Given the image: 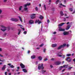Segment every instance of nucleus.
I'll return each mask as SVG.
<instances>
[{
  "label": "nucleus",
  "mask_w": 75,
  "mask_h": 75,
  "mask_svg": "<svg viewBox=\"0 0 75 75\" xmlns=\"http://www.w3.org/2000/svg\"><path fill=\"white\" fill-rule=\"evenodd\" d=\"M56 33H57V32H54L53 33V34H56Z\"/></svg>",
  "instance_id": "nucleus-44"
},
{
  "label": "nucleus",
  "mask_w": 75,
  "mask_h": 75,
  "mask_svg": "<svg viewBox=\"0 0 75 75\" xmlns=\"http://www.w3.org/2000/svg\"><path fill=\"white\" fill-rule=\"evenodd\" d=\"M2 50V49H1V48H0V51H1Z\"/></svg>",
  "instance_id": "nucleus-57"
},
{
  "label": "nucleus",
  "mask_w": 75,
  "mask_h": 75,
  "mask_svg": "<svg viewBox=\"0 0 75 75\" xmlns=\"http://www.w3.org/2000/svg\"><path fill=\"white\" fill-rule=\"evenodd\" d=\"M47 60H48V59L47 58H46L44 59V61H47Z\"/></svg>",
  "instance_id": "nucleus-42"
},
{
  "label": "nucleus",
  "mask_w": 75,
  "mask_h": 75,
  "mask_svg": "<svg viewBox=\"0 0 75 75\" xmlns=\"http://www.w3.org/2000/svg\"><path fill=\"white\" fill-rule=\"evenodd\" d=\"M27 6H30V3L27 4Z\"/></svg>",
  "instance_id": "nucleus-45"
},
{
  "label": "nucleus",
  "mask_w": 75,
  "mask_h": 75,
  "mask_svg": "<svg viewBox=\"0 0 75 75\" xmlns=\"http://www.w3.org/2000/svg\"><path fill=\"white\" fill-rule=\"evenodd\" d=\"M44 8V9L45 10H46V6H45V5H44V6H43Z\"/></svg>",
  "instance_id": "nucleus-35"
},
{
  "label": "nucleus",
  "mask_w": 75,
  "mask_h": 75,
  "mask_svg": "<svg viewBox=\"0 0 75 75\" xmlns=\"http://www.w3.org/2000/svg\"><path fill=\"white\" fill-rule=\"evenodd\" d=\"M51 0H49V3H51Z\"/></svg>",
  "instance_id": "nucleus-53"
},
{
  "label": "nucleus",
  "mask_w": 75,
  "mask_h": 75,
  "mask_svg": "<svg viewBox=\"0 0 75 75\" xmlns=\"http://www.w3.org/2000/svg\"><path fill=\"white\" fill-rule=\"evenodd\" d=\"M41 68L42 70V69H44V67H43V64H42L41 66V64H39V65L38 67V69H39L40 70L41 69Z\"/></svg>",
  "instance_id": "nucleus-3"
},
{
  "label": "nucleus",
  "mask_w": 75,
  "mask_h": 75,
  "mask_svg": "<svg viewBox=\"0 0 75 75\" xmlns=\"http://www.w3.org/2000/svg\"><path fill=\"white\" fill-rule=\"evenodd\" d=\"M62 54H61V55H59V53H57V56L58 57H62V56L61 55H62Z\"/></svg>",
  "instance_id": "nucleus-23"
},
{
  "label": "nucleus",
  "mask_w": 75,
  "mask_h": 75,
  "mask_svg": "<svg viewBox=\"0 0 75 75\" xmlns=\"http://www.w3.org/2000/svg\"><path fill=\"white\" fill-rule=\"evenodd\" d=\"M66 61H68V62H71V61H72V59L70 58V57H67V59H66Z\"/></svg>",
  "instance_id": "nucleus-5"
},
{
  "label": "nucleus",
  "mask_w": 75,
  "mask_h": 75,
  "mask_svg": "<svg viewBox=\"0 0 75 75\" xmlns=\"http://www.w3.org/2000/svg\"><path fill=\"white\" fill-rule=\"evenodd\" d=\"M6 68V65H4L3 67H2L1 68L2 71H4Z\"/></svg>",
  "instance_id": "nucleus-8"
},
{
  "label": "nucleus",
  "mask_w": 75,
  "mask_h": 75,
  "mask_svg": "<svg viewBox=\"0 0 75 75\" xmlns=\"http://www.w3.org/2000/svg\"><path fill=\"white\" fill-rule=\"evenodd\" d=\"M23 8L22 6H20L19 8V10L20 11L21 10V8Z\"/></svg>",
  "instance_id": "nucleus-24"
},
{
  "label": "nucleus",
  "mask_w": 75,
  "mask_h": 75,
  "mask_svg": "<svg viewBox=\"0 0 75 75\" xmlns=\"http://www.w3.org/2000/svg\"><path fill=\"white\" fill-rule=\"evenodd\" d=\"M1 27L2 28H3V29H1V30L2 31H6V30H7L8 31L9 30H10V27H8V28H6L5 26H3V25H1Z\"/></svg>",
  "instance_id": "nucleus-1"
},
{
  "label": "nucleus",
  "mask_w": 75,
  "mask_h": 75,
  "mask_svg": "<svg viewBox=\"0 0 75 75\" xmlns=\"http://www.w3.org/2000/svg\"><path fill=\"white\" fill-rule=\"evenodd\" d=\"M57 46V44H53L52 45V47H56Z\"/></svg>",
  "instance_id": "nucleus-17"
},
{
  "label": "nucleus",
  "mask_w": 75,
  "mask_h": 75,
  "mask_svg": "<svg viewBox=\"0 0 75 75\" xmlns=\"http://www.w3.org/2000/svg\"><path fill=\"white\" fill-rule=\"evenodd\" d=\"M50 67L52 68H53V66H52V65H50Z\"/></svg>",
  "instance_id": "nucleus-54"
},
{
  "label": "nucleus",
  "mask_w": 75,
  "mask_h": 75,
  "mask_svg": "<svg viewBox=\"0 0 75 75\" xmlns=\"http://www.w3.org/2000/svg\"><path fill=\"white\" fill-rule=\"evenodd\" d=\"M20 66L21 67V68H25V66L23 64H20Z\"/></svg>",
  "instance_id": "nucleus-13"
},
{
  "label": "nucleus",
  "mask_w": 75,
  "mask_h": 75,
  "mask_svg": "<svg viewBox=\"0 0 75 75\" xmlns=\"http://www.w3.org/2000/svg\"><path fill=\"white\" fill-rule=\"evenodd\" d=\"M18 25L19 26H20V27H21V28L22 29H23V31H25V29H24V28H23V26L21 25L20 24H18Z\"/></svg>",
  "instance_id": "nucleus-12"
},
{
  "label": "nucleus",
  "mask_w": 75,
  "mask_h": 75,
  "mask_svg": "<svg viewBox=\"0 0 75 75\" xmlns=\"http://www.w3.org/2000/svg\"><path fill=\"white\" fill-rule=\"evenodd\" d=\"M5 75H7V72H5Z\"/></svg>",
  "instance_id": "nucleus-61"
},
{
  "label": "nucleus",
  "mask_w": 75,
  "mask_h": 75,
  "mask_svg": "<svg viewBox=\"0 0 75 75\" xmlns=\"http://www.w3.org/2000/svg\"><path fill=\"white\" fill-rule=\"evenodd\" d=\"M35 56L34 55L31 57V58H32V59H34V58H35Z\"/></svg>",
  "instance_id": "nucleus-20"
},
{
  "label": "nucleus",
  "mask_w": 75,
  "mask_h": 75,
  "mask_svg": "<svg viewBox=\"0 0 75 75\" xmlns=\"http://www.w3.org/2000/svg\"><path fill=\"white\" fill-rule=\"evenodd\" d=\"M8 75H11V73H9V74H8Z\"/></svg>",
  "instance_id": "nucleus-64"
},
{
  "label": "nucleus",
  "mask_w": 75,
  "mask_h": 75,
  "mask_svg": "<svg viewBox=\"0 0 75 75\" xmlns=\"http://www.w3.org/2000/svg\"><path fill=\"white\" fill-rule=\"evenodd\" d=\"M35 9L36 11H38V8H37V7H36V8H35Z\"/></svg>",
  "instance_id": "nucleus-39"
},
{
  "label": "nucleus",
  "mask_w": 75,
  "mask_h": 75,
  "mask_svg": "<svg viewBox=\"0 0 75 75\" xmlns=\"http://www.w3.org/2000/svg\"><path fill=\"white\" fill-rule=\"evenodd\" d=\"M64 24H66V23H61L58 25V26H59L60 27H61V26H62V25H64Z\"/></svg>",
  "instance_id": "nucleus-15"
},
{
  "label": "nucleus",
  "mask_w": 75,
  "mask_h": 75,
  "mask_svg": "<svg viewBox=\"0 0 75 75\" xmlns=\"http://www.w3.org/2000/svg\"><path fill=\"white\" fill-rule=\"evenodd\" d=\"M39 18H40V19L42 20V18H43V16H42L41 15H40V17H39Z\"/></svg>",
  "instance_id": "nucleus-26"
},
{
  "label": "nucleus",
  "mask_w": 75,
  "mask_h": 75,
  "mask_svg": "<svg viewBox=\"0 0 75 75\" xmlns=\"http://www.w3.org/2000/svg\"><path fill=\"white\" fill-rule=\"evenodd\" d=\"M17 69H20V67H18L17 68Z\"/></svg>",
  "instance_id": "nucleus-62"
},
{
  "label": "nucleus",
  "mask_w": 75,
  "mask_h": 75,
  "mask_svg": "<svg viewBox=\"0 0 75 75\" xmlns=\"http://www.w3.org/2000/svg\"><path fill=\"white\" fill-rule=\"evenodd\" d=\"M43 45H44V44H42L41 45H40V47H42V46H43Z\"/></svg>",
  "instance_id": "nucleus-41"
},
{
  "label": "nucleus",
  "mask_w": 75,
  "mask_h": 75,
  "mask_svg": "<svg viewBox=\"0 0 75 75\" xmlns=\"http://www.w3.org/2000/svg\"><path fill=\"white\" fill-rule=\"evenodd\" d=\"M64 2L65 3L66 2V0H64Z\"/></svg>",
  "instance_id": "nucleus-55"
},
{
  "label": "nucleus",
  "mask_w": 75,
  "mask_h": 75,
  "mask_svg": "<svg viewBox=\"0 0 75 75\" xmlns=\"http://www.w3.org/2000/svg\"><path fill=\"white\" fill-rule=\"evenodd\" d=\"M38 23V24H40V23H41V22L40 21H39V20H38V21L37 20H36L35 21V23Z\"/></svg>",
  "instance_id": "nucleus-14"
},
{
  "label": "nucleus",
  "mask_w": 75,
  "mask_h": 75,
  "mask_svg": "<svg viewBox=\"0 0 75 75\" xmlns=\"http://www.w3.org/2000/svg\"><path fill=\"white\" fill-rule=\"evenodd\" d=\"M7 71H8V72H9L10 71V70L9 69H7Z\"/></svg>",
  "instance_id": "nucleus-56"
},
{
  "label": "nucleus",
  "mask_w": 75,
  "mask_h": 75,
  "mask_svg": "<svg viewBox=\"0 0 75 75\" xmlns=\"http://www.w3.org/2000/svg\"><path fill=\"white\" fill-rule=\"evenodd\" d=\"M60 14L62 16H64V13H63L62 11H61L60 12Z\"/></svg>",
  "instance_id": "nucleus-21"
},
{
  "label": "nucleus",
  "mask_w": 75,
  "mask_h": 75,
  "mask_svg": "<svg viewBox=\"0 0 75 75\" xmlns=\"http://www.w3.org/2000/svg\"><path fill=\"white\" fill-rule=\"evenodd\" d=\"M38 59H39L40 60V61H41V60L42 59V57H41V56H39L38 57Z\"/></svg>",
  "instance_id": "nucleus-22"
},
{
  "label": "nucleus",
  "mask_w": 75,
  "mask_h": 75,
  "mask_svg": "<svg viewBox=\"0 0 75 75\" xmlns=\"http://www.w3.org/2000/svg\"><path fill=\"white\" fill-rule=\"evenodd\" d=\"M10 67L11 68H14V66H13V65H11Z\"/></svg>",
  "instance_id": "nucleus-32"
},
{
  "label": "nucleus",
  "mask_w": 75,
  "mask_h": 75,
  "mask_svg": "<svg viewBox=\"0 0 75 75\" xmlns=\"http://www.w3.org/2000/svg\"><path fill=\"white\" fill-rule=\"evenodd\" d=\"M69 9V10H70V11H73L72 8H70Z\"/></svg>",
  "instance_id": "nucleus-36"
},
{
  "label": "nucleus",
  "mask_w": 75,
  "mask_h": 75,
  "mask_svg": "<svg viewBox=\"0 0 75 75\" xmlns=\"http://www.w3.org/2000/svg\"><path fill=\"white\" fill-rule=\"evenodd\" d=\"M62 58H65V55H63L62 57Z\"/></svg>",
  "instance_id": "nucleus-48"
},
{
  "label": "nucleus",
  "mask_w": 75,
  "mask_h": 75,
  "mask_svg": "<svg viewBox=\"0 0 75 75\" xmlns=\"http://www.w3.org/2000/svg\"><path fill=\"white\" fill-rule=\"evenodd\" d=\"M63 67L64 68H67L68 65H64L63 66Z\"/></svg>",
  "instance_id": "nucleus-27"
},
{
  "label": "nucleus",
  "mask_w": 75,
  "mask_h": 75,
  "mask_svg": "<svg viewBox=\"0 0 75 75\" xmlns=\"http://www.w3.org/2000/svg\"><path fill=\"white\" fill-rule=\"evenodd\" d=\"M67 24H69V25L67 26V28L66 29V30H69V29L70 28V27H71V25H72V23H70L69 22H68L67 23Z\"/></svg>",
  "instance_id": "nucleus-2"
},
{
  "label": "nucleus",
  "mask_w": 75,
  "mask_h": 75,
  "mask_svg": "<svg viewBox=\"0 0 75 75\" xmlns=\"http://www.w3.org/2000/svg\"><path fill=\"white\" fill-rule=\"evenodd\" d=\"M59 31H65V29L62 28L60 27H59Z\"/></svg>",
  "instance_id": "nucleus-10"
},
{
  "label": "nucleus",
  "mask_w": 75,
  "mask_h": 75,
  "mask_svg": "<svg viewBox=\"0 0 75 75\" xmlns=\"http://www.w3.org/2000/svg\"><path fill=\"white\" fill-rule=\"evenodd\" d=\"M16 71H17V72H18V71H19V69H17V70H16Z\"/></svg>",
  "instance_id": "nucleus-58"
},
{
  "label": "nucleus",
  "mask_w": 75,
  "mask_h": 75,
  "mask_svg": "<svg viewBox=\"0 0 75 75\" xmlns=\"http://www.w3.org/2000/svg\"><path fill=\"white\" fill-rule=\"evenodd\" d=\"M63 34L64 35H68L69 34V32L65 31L63 32Z\"/></svg>",
  "instance_id": "nucleus-9"
},
{
  "label": "nucleus",
  "mask_w": 75,
  "mask_h": 75,
  "mask_svg": "<svg viewBox=\"0 0 75 75\" xmlns=\"http://www.w3.org/2000/svg\"><path fill=\"white\" fill-rule=\"evenodd\" d=\"M27 4L24 5V7H27Z\"/></svg>",
  "instance_id": "nucleus-46"
},
{
  "label": "nucleus",
  "mask_w": 75,
  "mask_h": 75,
  "mask_svg": "<svg viewBox=\"0 0 75 75\" xmlns=\"http://www.w3.org/2000/svg\"><path fill=\"white\" fill-rule=\"evenodd\" d=\"M22 70H23V71L24 72H25V73H27V71L26 70V69H22Z\"/></svg>",
  "instance_id": "nucleus-18"
},
{
  "label": "nucleus",
  "mask_w": 75,
  "mask_h": 75,
  "mask_svg": "<svg viewBox=\"0 0 75 75\" xmlns=\"http://www.w3.org/2000/svg\"><path fill=\"white\" fill-rule=\"evenodd\" d=\"M67 47H69V45L68 44L67 45Z\"/></svg>",
  "instance_id": "nucleus-60"
},
{
  "label": "nucleus",
  "mask_w": 75,
  "mask_h": 75,
  "mask_svg": "<svg viewBox=\"0 0 75 75\" xmlns=\"http://www.w3.org/2000/svg\"><path fill=\"white\" fill-rule=\"evenodd\" d=\"M0 57H3V56L1 55V54H0Z\"/></svg>",
  "instance_id": "nucleus-49"
},
{
  "label": "nucleus",
  "mask_w": 75,
  "mask_h": 75,
  "mask_svg": "<svg viewBox=\"0 0 75 75\" xmlns=\"http://www.w3.org/2000/svg\"><path fill=\"white\" fill-rule=\"evenodd\" d=\"M18 17H19L20 20V21H21V23H22L23 21H22V18H21V17H20V16H18Z\"/></svg>",
  "instance_id": "nucleus-19"
},
{
  "label": "nucleus",
  "mask_w": 75,
  "mask_h": 75,
  "mask_svg": "<svg viewBox=\"0 0 75 75\" xmlns=\"http://www.w3.org/2000/svg\"><path fill=\"white\" fill-rule=\"evenodd\" d=\"M72 68H73V67H71L69 68V69H71Z\"/></svg>",
  "instance_id": "nucleus-47"
},
{
  "label": "nucleus",
  "mask_w": 75,
  "mask_h": 75,
  "mask_svg": "<svg viewBox=\"0 0 75 75\" xmlns=\"http://www.w3.org/2000/svg\"><path fill=\"white\" fill-rule=\"evenodd\" d=\"M63 68V67L61 66L59 67V70H61L62 69V68Z\"/></svg>",
  "instance_id": "nucleus-31"
},
{
  "label": "nucleus",
  "mask_w": 75,
  "mask_h": 75,
  "mask_svg": "<svg viewBox=\"0 0 75 75\" xmlns=\"http://www.w3.org/2000/svg\"><path fill=\"white\" fill-rule=\"evenodd\" d=\"M8 65H9V66H10V65H11V64H8Z\"/></svg>",
  "instance_id": "nucleus-50"
},
{
  "label": "nucleus",
  "mask_w": 75,
  "mask_h": 75,
  "mask_svg": "<svg viewBox=\"0 0 75 75\" xmlns=\"http://www.w3.org/2000/svg\"><path fill=\"white\" fill-rule=\"evenodd\" d=\"M34 21H33L32 20H30L29 22V24H34Z\"/></svg>",
  "instance_id": "nucleus-11"
},
{
  "label": "nucleus",
  "mask_w": 75,
  "mask_h": 75,
  "mask_svg": "<svg viewBox=\"0 0 75 75\" xmlns=\"http://www.w3.org/2000/svg\"><path fill=\"white\" fill-rule=\"evenodd\" d=\"M18 31H19V32L18 33V35H19V34H20V33H21V30L19 29L18 30Z\"/></svg>",
  "instance_id": "nucleus-25"
},
{
  "label": "nucleus",
  "mask_w": 75,
  "mask_h": 75,
  "mask_svg": "<svg viewBox=\"0 0 75 75\" xmlns=\"http://www.w3.org/2000/svg\"><path fill=\"white\" fill-rule=\"evenodd\" d=\"M7 1V0H4V2H6Z\"/></svg>",
  "instance_id": "nucleus-51"
},
{
  "label": "nucleus",
  "mask_w": 75,
  "mask_h": 75,
  "mask_svg": "<svg viewBox=\"0 0 75 75\" xmlns=\"http://www.w3.org/2000/svg\"><path fill=\"white\" fill-rule=\"evenodd\" d=\"M35 18V14H32L31 15V18L32 19H34Z\"/></svg>",
  "instance_id": "nucleus-7"
},
{
  "label": "nucleus",
  "mask_w": 75,
  "mask_h": 75,
  "mask_svg": "<svg viewBox=\"0 0 75 75\" xmlns=\"http://www.w3.org/2000/svg\"><path fill=\"white\" fill-rule=\"evenodd\" d=\"M59 0H57L56 1V3L57 4H58V2H59Z\"/></svg>",
  "instance_id": "nucleus-34"
},
{
  "label": "nucleus",
  "mask_w": 75,
  "mask_h": 75,
  "mask_svg": "<svg viewBox=\"0 0 75 75\" xmlns=\"http://www.w3.org/2000/svg\"><path fill=\"white\" fill-rule=\"evenodd\" d=\"M71 54H67L66 55V56H67V57H69V56H71Z\"/></svg>",
  "instance_id": "nucleus-33"
},
{
  "label": "nucleus",
  "mask_w": 75,
  "mask_h": 75,
  "mask_svg": "<svg viewBox=\"0 0 75 75\" xmlns=\"http://www.w3.org/2000/svg\"><path fill=\"white\" fill-rule=\"evenodd\" d=\"M11 21H15L16 22H17V21H18V20L17 18H12L11 19Z\"/></svg>",
  "instance_id": "nucleus-6"
},
{
  "label": "nucleus",
  "mask_w": 75,
  "mask_h": 75,
  "mask_svg": "<svg viewBox=\"0 0 75 75\" xmlns=\"http://www.w3.org/2000/svg\"><path fill=\"white\" fill-rule=\"evenodd\" d=\"M47 23H48H48H50V20H49V19H47Z\"/></svg>",
  "instance_id": "nucleus-38"
},
{
  "label": "nucleus",
  "mask_w": 75,
  "mask_h": 75,
  "mask_svg": "<svg viewBox=\"0 0 75 75\" xmlns=\"http://www.w3.org/2000/svg\"><path fill=\"white\" fill-rule=\"evenodd\" d=\"M60 5V6H62L63 7H66V6L62 4H61Z\"/></svg>",
  "instance_id": "nucleus-37"
},
{
  "label": "nucleus",
  "mask_w": 75,
  "mask_h": 75,
  "mask_svg": "<svg viewBox=\"0 0 75 75\" xmlns=\"http://www.w3.org/2000/svg\"><path fill=\"white\" fill-rule=\"evenodd\" d=\"M0 61H1V62H4L5 61V60H4V59H3V60H1V59L0 58Z\"/></svg>",
  "instance_id": "nucleus-28"
},
{
  "label": "nucleus",
  "mask_w": 75,
  "mask_h": 75,
  "mask_svg": "<svg viewBox=\"0 0 75 75\" xmlns=\"http://www.w3.org/2000/svg\"><path fill=\"white\" fill-rule=\"evenodd\" d=\"M23 34H27V31H24L23 33Z\"/></svg>",
  "instance_id": "nucleus-40"
},
{
  "label": "nucleus",
  "mask_w": 75,
  "mask_h": 75,
  "mask_svg": "<svg viewBox=\"0 0 75 75\" xmlns=\"http://www.w3.org/2000/svg\"><path fill=\"white\" fill-rule=\"evenodd\" d=\"M46 72V71H44V70H42V74H44V73H45V72Z\"/></svg>",
  "instance_id": "nucleus-29"
},
{
  "label": "nucleus",
  "mask_w": 75,
  "mask_h": 75,
  "mask_svg": "<svg viewBox=\"0 0 75 75\" xmlns=\"http://www.w3.org/2000/svg\"><path fill=\"white\" fill-rule=\"evenodd\" d=\"M36 65H37V64H38V62H36Z\"/></svg>",
  "instance_id": "nucleus-59"
},
{
  "label": "nucleus",
  "mask_w": 75,
  "mask_h": 75,
  "mask_svg": "<svg viewBox=\"0 0 75 75\" xmlns=\"http://www.w3.org/2000/svg\"><path fill=\"white\" fill-rule=\"evenodd\" d=\"M28 10V8L27 7H25L24 8V10H25V11H26Z\"/></svg>",
  "instance_id": "nucleus-30"
},
{
  "label": "nucleus",
  "mask_w": 75,
  "mask_h": 75,
  "mask_svg": "<svg viewBox=\"0 0 75 75\" xmlns=\"http://www.w3.org/2000/svg\"><path fill=\"white\" fill-rule=\"evenodd\" d=\"M66 44H64L63 45H60L58 47L57 50H60L61 48H63V47H65V46H66Z\"/></svg>",
  "instance_id": "nucleus-4"
},
{
  "label": "nucleus",
  "mask_w": 75,
  "mask_h": 75,
  "mask_svg": "<svg viewBox=\"0 0 75 75\" xmlns=\"http://www.w3.org/2000/svg\"><path fill=\"white\" fill-rule=\"evenodd\" d=\"M45 51H46V49H44L43 52H45Z\"/></svg>",
  "instance_id": "nucleus-43"
},
{
  "label": "nucleus",
  "mask_w": 75,
  "mask_h": 75,
  "mask_svg": "<svg viewBox=\"0 0 75 75\" xmlns=\"http://www.w3.org/2000/svg\"><path fill=\"white\" fill-rule=\"evenodd\" d=\"M73 61H74V64H75V59H74L73 60Z\"/></svg>",
  "instance_id": "nucleus-63"
},
{
  "label": "nucleus",
  "mask_w": 75,
  "mask_h": 75,
  "mask_svg": "<svg viewBox=\"0 0 75 75\" xmlns=\"http://www.w3.org/2000/svg\"><path fill=\"white\" fill-rule=\"evenodd\" d=\"M61 64V62H55V64H56V65H59V64Z\"/></svg>",
  "instance_id": "nucleus-16"
},
{
  "label": "nucleus",
  "mask_w": 75,
  "mask_h": 75,
  "mask_svg": "<svg viewBox=\"0 0 75 75\" xmlns=\"http://www.w3.org/2000/svg\"><path fill=\"white\" fill-rule=\"evenodd\" d=\"M30 52V50H28V54H29Z\"/></svg>",
  "instance_id": "nucleus-52"
}]
</instances>
